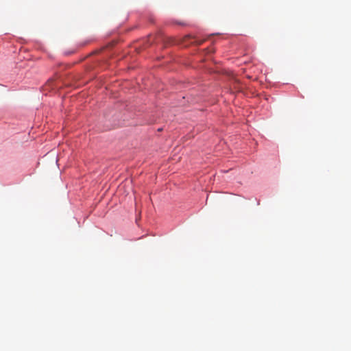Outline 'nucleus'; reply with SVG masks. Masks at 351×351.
<instances>
[{"instance_id": "f03ea898", "label": "nucleus", "mask_w": 351, "mask_h": 351, "mask_svg": "<svg viewBox=\"0 0 351 351\" xmlns=\"http://www.w3.org/2000/svg\"><path fill=\"white\" fill-rule=\"evenodd\" d=\"M202 42L197 43V45H201Z\"/></svg>"}, {"instance_id": "f257e3e1", "label": "nucleus", "mask_w": 351, "mask_h": 351, "mask_svg": "<svg viewBox=\"0 0 351 351\" xmlns=\"http://www.w3.org/2000/svg\"><path fill=\"white\" fill-rule=\"evenodd\" d=\"M176 23L179 24V25H185L186 23H184V22H178V21H176Z\"/></svg>"}]
</instances>
